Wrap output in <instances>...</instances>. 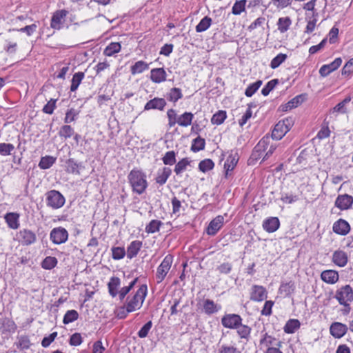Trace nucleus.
Segmentation results:
<instances>
[{
	"instance_id": "f257e3e1",
	"label": "nucleus",
	"mask_w": 353,
	"mask_h": 353,
	"mask_svg": "<svg viewBox=\"0 0 353 353\" xmlns=\"http://www.w3.org/2000/svg\"><path fill=\"white\" fill-rule=\"evenodd\" d=\"M128 180L133 192L141 195L148 186L146 174L141 169L133 168L128 175Z\"/></svg>"
},
{
	"instance_id": "f03ea898",
	"label": "nucleus",
	"mask_w": 353,
	"mask_h": 353,
	"mask_svg": "<svg viewBox=\"0 0 353 353\" xmlns=\"http://www.w3.org/2000/svg\"><path fill=\"white\" fill-rule=\"evenodd\" d=\"M147 285L143 284L140 286L132 297L127 298L126 306L128 312H134L137 309H139L142 306V303L147 295Z\"/></svg>"
},
{
	"instance_id": "7ed1b4c3",
	"label": "nucleus",
	"mask_w": 353,
	"mask_h": 353,
	"mask_svg": "<svg viewBox=\"0 0 353 353\" xmlns=\"http://www.w3.org/2000/svg\"><path fill=\"white\" fill-rule=\"evenodd\" d=\"M294 124L292 117H288L279 121L275 125L272 132V138L276 140L281 139L285 134L290 130Z\"/></svg>"
},
{
	"instance_id": "20e7f679",
	"label": "nucleus",
	"mask_w": 353,
	"mask_h": 353,
	"mask_svg": "<svg viewBox=\"0 0 353 353\" xmlns=\"http://www.w3.org/2000/svg\"><path fill=\"white\" fill-rule=\"evenodd\" d=\"M46 202L48 207L57 210L63 206L65 199L59 191L51 190L46 193Z\"/></svg>"
},
{
	"instance_id": "39448f33",
	"label": "nucleus",
	"mask_w": 353,
	"mask_h": 353,
	"mask_svg": "<svg viewBox=\"0 0 353 353\" xmlns=\"http://www.w3.org/2000/svg\"><path fill=\"white\" fill-rule=\"evenodd\" d=\"M173 262V256L168 254L165 256L161 264L158 266L156 273L157 283H161L165 278Z\"/></svg>"
},
{
	"instance_id": "423d86ee",
	"label": "nucleus",
	"mask_w": 353,
	"mask_h": 353,
	"mask_svg": "<svg viewBox=\"0 0 353 353\" xmlns=\"http://www.w3.org/2000/svg\"><path fill=\"white\" fill-rule=\"evenodd\" d=\"M334 298L339 304L353 301V289L350 285L342 286L336 290Z\"/></svg>"
},
{
	"instance_id": "0eeeda50",
	"label": "nucleus",
	"mask_w": 353,
	"mask_h": 353,
	"mask_svg": "<svg viewBox=\"0 0 353 353\" xmlns=\"http://www.w3.org/2000/svg\"><path fill=\"white\" fill-rule=\"evenodd\" d=\"M68 239V232L63 227L53 228L50 233V239L54 244L60 245Z\"/></svg>"
},
{
	"instance_id": "6e6552de",
	"label": "nucleus",
	"mask_w": 353,
	"mask_h": 353,
	"mask_svg": "<svg viewBox=\"0 0 353 353\" xmlns=\"http://www.w3.org/2000/svg\"><path fill=\"white\" fill-rule=\"evenodd\" d=\"M19 242L23 246H28L37 241V236L34 232L29 229H22L18 234Z\"/></svg>"
},
{
	"instance_id": "1a4fd4ad",
	"label": "nucleus",
	"mask_w": 353,
	"mask_h": 353,
	"mask_svg": "<svg viewBox=\"0 0 353 353\" xmlns=\"http://www.w3.org/2000/svg\"><path fill=\"white\" fill-rule=\"evenodd\" d=\"M17 328V324L11 318L7 316L0 318V332L1 335L8 336L14 333Z\"/></svg>"
},
{
	"instance_id": "9d476101",
	"label": "nucleus",
	"mask_w": 353,
	"mask_h": 353,
	"mask_svg": "<svg viewBox=\"0 0 353 353\" xmlns=\"http://www.w3.org/2000/svg\"><path fill=\"white\" fill-rule=\"evenodd\" d=\"M242 323V318L236 314H225L221 318V324L225 328L236 329Z\"/></svg>"
},
{
	"instance_id": "9b49d317",
	"label": "nucleus",
	"mask_w": 353,
	"mask_h": 353,
	"mask_svg": "<svg viewBox=\"0 0 353 353\" xmlns=\"http://www.w3.org/2000/svg\"><path fill=\"white\" fill-rule=\"evenodd\" d=\"M306 99L307 94H299L294 97L291 100H290L288 103L280 105V107L279 108V110H281L282 112H287L288 110H290L302 104V103H303L306 100Z\"/></svg>"
},
{
	"instance_id": "f8f14e48",
	"label": "nucleus",
	"mask_w": 353,
	"mask_h": 353,
	"mask_svg": "<svg viewBox=\"0 0 353 353\" xmlns=\"http://www.w3.org/2000/svg\"><path fill=\"white\" fill-rule=\"evenodd\" d=\"M353 204V197L347 194H339L336 197L334 205L341 210H348Z\"/></svg>"
},
{
	"instance_id": "ddd939ff",
	"label": "nucleus",
	"mask_w": 353,
	"mask_h": 353,
	"mask_svg": "<svg viewBox=\"0 0 353 353\" xmlns=\"http://www.w3.org/2000/svg\"><path fill=\"white\" fill-rule=\"evenodd\" d=\"M224 218L221 215L216 216L209 223L206 228V233L210 236H214L223 227Z\"/></svg>"
},
{
	"instance_id": "4468645a",
	"label": "nucleus",
	"mask_w": 353,
	"mask_h": 353,
	"mask_svg": "<svg viewBox=\"0 0 353 353\" xmlns=\"http://www.w3.org/2000/svg\"><path fill=\"white\" fill-rule=\"evenodd\" d=\"M167 103L165 99L154 97L149 100L144 106V110L148 111L150 110H158L163 111L166 106Z\"/></svg>"
},
{
	"instance_id": "2eb2a0df",
	"label": "nucleus",
	"mask_w": 353,
	"mask_h": 353,
	"mask_svg": "<svg viewBox=\"0 0 353 353\" xmlns=\"http://www.w3.org/2000/svg\"><path fill=\"white\" fill-rule=\"evenodd\" d=\"M267 298L266 289L261 285H254L250 292V300L260 302Z\"/></svg>"
},
{
	"instance_id": "dca6fc26",
	"label": "nucleus",
	"mask_w": 353,
	"mask_h": 353,
	"mask_svg": "<svg viewBox=\"0 0 353 353\" xmlns=\"http://www.w3.org/2000/svg\"><path fill=\"white\" fill-rule=\"evenodd\" d=\"M342 63L341 58L339 57L335 59L332 62L329 64L323 65L319 69V74L321 77H325L329 75L332 72L336 70L339 68Z\"/></svg>"
},
{
	"instance_id": "f3484780",
	"label": "nucleus",
	"mask_w": 353,
	"mask_h": 353,
	"mask_svg": "<svg viewBox=\"0 0 353 353\" xmlns=\"http://www.w3.org/2000/svg\"><path fill=\"white\" fill-rule=\"evenodd\" d=\"M348 330V327L342 323L334 322L332 323L330 327V332L332 336L336 339L343 337Z\"/></svg>"
},
{
	"instance_id": "a211bd4d",
	"label": "nucleus",
	"mask_w": 353,
	"mask_h": 353,
	"mask_svg": "<svg viewBox=\"0 0 353 353\" xmlns=\"http://www.w3.org/2000/svg\"><path fill=\"white\" fill-rule=\"evenodd\" d=\"M239 155L237 152L231 150L230 154L228 157L225 163H224V169L225 171V177H228L229 174V172L234 170L236 167L238 161H239Z\"/></svg>"
},
{
	"instance_id": "6ab92c4d",
	"label": "nucleus",
	"mask_w": 353,
	"mask_h": 353,
	"mask_svg": "<svg viewBox=\"0 0 353 353\" xmlns=\"http://www.w3.org/2000/svg\"><path fill=\"white\" fill-rule=\"evenodd\" d=\"M332 230L336 234L345 236L349 233L350 225L347 221L339 219L334 223Z\"/></svg>"
},
{
	"instance_id": "aec40b11",
	"label": "nucleus",
	"mask_w": 353,
	"mask_h": 353,
	"mask_svg": "<svg viewBox=\"0 0 353 353\" xmlns=\"http://www.w3.org/2000/svg\"><path fill=\"white\" fill-rule=\"evenodd\" d=\"M83 168V163L78 162L73 158L68 159L65 161V171L68 173L79 175L81 174L80 170Z\"/></svg>"
},
{
	"instance_id": "412c9836",
	"label": "nucleus",
	"mask_w": 353,
	"mask_h": 353,
	"mask_svg": "<svg viewBox=\"0 0 353 353\" xmlns=\"http://www.w3.org/2000/svg\"><path fill=\"white\" fill-rule=\"evenodd\" d=\"M68 11L65 10H59L56 11L50 21V26L53 29L60 30L61 28L62 20L66 17Z\"/></svg>"
},
{
	"instance_id": "4be33fe9",
	"label": "nucleus",
	"mask_w": 353,
	"mask_h": 353,
	"mask_svg": "<svg viewBox=\"0 0 353 353\" xmlns=\"http://www.w3.org/2000/svg\"><path fill=\"white\" fill-rule=\"evenodd\" d=\"M332 261L336 265L343 268L348 262L347 254L341 250H337L334 252Z\"/></svg>"
},
{
	"instance_id": "5701e85b",
	"label": "nucleus",
	"mask_w": 353,
	"mask_h": 353,
	"mask_svg": "<svg viewBox=\"0 0 353 353\" xmlns=\"http://www.w3.org/2000/svg\"><path fill=\"white\" fill-rule=\"evenodd\" d=\"M280 227V221L277 217H269L263 222V228L269 233L276 232Z\"/></svg>"
},
{
	"instance_id": "b1692460",
	"label": "nucleus",
	"mask_w": 353,
	"mask_h": 353,
	"mask_svg": "<svg viewBox=\"0 0 353 353\" xmlns=\"http://www.w3.org/2000/svg\"><path fill=\"white\" fill-rule=\"evenodd\" d=\"M172 174V170L169 167H163L157 171L155 182L159 185H164Z\"/></svg>"
},
{
	"instance_id": "393cba45",
	"label": "nucleus",
	"mask_w": 353,
	"mask_h": 353,
	"mask_svg": "<svg viewBox=\"0 0 353 353\" xmlns=\"http://www.w3.org/2000/svg\"><path fill=\"white\" fill-rule=\"evenodd\" d=\"M167 74L164 68H154L150 71V79L156 83H160L166 80Z\"/></svg>"
},
{
	"instance_id": "a878e982",
	"label": "nucleus",
	"mask_w": 353,
	"mask_h": 353,
	"mask_svg": "<svg viewBox=\"0 0 353 353\" xmlns=\"http://www.w3.org/2000/svg\"><path fill=\"white\" fill-rule=\"evenodd\" d=\"M321 278L324 282L327 283L334 284L339 281V276L337 271L333 270H327L321 272Z\"/></svg>"
},
{
	"instance_id": "bb28decb",
	"label": "nucleus",
	"mask_w": 353,
	"mask_h": 353,
	"mask_svg": "<svg viewBox=\"0 0 353 353\" xmlns=\"http://www.w3.org/2000/svg\"><path fill=\"white\" fill-rule=\"evenodd\" d=\"M4 219L8 227L11 229H17L19 224V214L17 212H8L5 214Z\"/></svg>"
},
{
	"instance_id": "cd10ccee",
	"label": "nucleus",
	"mask_w": 353,
	"mask_h": 353,
	"mask_svg": "<svg viewBox=\"0 0 353 353\" xmlns=\"http://www.w3.org/2000/svg\"><path fill=\"white\" fill-rule=\"evenodd\" d=\"M121 285V280L117 276H112L110 278L108 283V292L112 297H115L118 295L119 288Z\"/></svg>"
},
{
	"instance_id": "c85d7f7f",
	"label": "nucleus",
	"mask_w": 353,
	"mask_h": 353,
	"mask_svg": "<svg viewBox=\"0 0 353 353\" xmlns=\"http://www.w3.org/2000/svg\"><path fill=\"white\" fill-rule=\"evenodd\" d=\"M142 247V242L141 241L135 240L130 243L127 248V256L128 259L135 257Z\"/></svg>"
},
{
	"instance_id": "c756f323",
	"label": "nucleus",
	"mask_w": 353,
	"mask_h": 353,
	"mask_svg": "<svg viewBox=\"0 0 353 353\" xmlns=\"http://www.w3.org/2000/svg\"><path fill=\"white\" fill-rule=\"evenodd\" d=\"M203 307L204 312L208 315L216 313L221 308L220 305L215 303L212 300L210 299L204 300Z\"/></svg>"
},
{
	"instance_id": "7c9ffc66",
	"label": "nucleus",
	"mask_w": 353,
	"mask_h": 353,
	"mask_svg": "<svg viewBox=\"0 0 353 353\" xmlns=\"http://www.w3.org/2000/svg\"><path fill=\"white\" fill-rule=\"evenodd\" d=\"M295 283L293 281L283 283L282 282L279 288V292L284 294L285 296H290L295 290Z\"/></svg>"
},
{
	"instance_id": "2f4dec72",
	"label": "nucleus",
	"mask_w": 353,
	"mask_h": 353,
	"mask_svg": "<svg viewBox=\"0 0 353 353\" xmlns=\"http://www.w3.org/2000/svg\"><path fill=\"white\" fill-rule=\"evenodd\" d=\"M301 327V323L298 319H292L288 320L284 327L283 330L287 334H293L295 331L299 329Z\"/></svg>"
},
{
	"instance_id": "473e14b6",
	"label": "nucleus",
	"mask_w": 353,
	"mask_h": 353,
	"mask_svg": "<svg viewBox=\"0 0 353 353\" xmlns=\"http://www.w3.org/2000/svg\"><path fill=\"white\" fill-rule=\"evenodd\" d=\"M193 119L194 114L192 112H185L178 117L177 123L180 126L187 127L192 123Z\"/></svg>"
},
{
	"instance_id": "72a5a7b5",
	"label": "nucleus",
	"mask_w": 353,
	"mask_h": 353,
	"mask_svg": "<svg viewBox=\"0 0 353 353\" xmlns=\"http://www.w3.org/2000/svg\"><path fill=\"white\" fill-rule=\"evenodd\" d=\"M56 160L57 158L52 156L46 155L45 157H42L39 163V167L42 170L49 169L55 163Z\"/></svg>"
},
{
	"instance_id": "f704fd0d",
	"label": "nucleus",
	"mask_w": 353,
	"mask_h": 353,
	"mask_svg": "<svg viewBox=\"0 0 353 353\" xmlns=\"http://www.w3.org/2000/svg\"><path fill=\"white\" fill-rule=\"evenodd\" d=\"M163 225V223L159 220L153 219L146 225L145 231L148 234H153L157 232L160 230V227Z\"/></svg>"
},
{
	"instance_id": "c9c22d12",
	"label": "nucleus",
	"mask_w": 353,
	"mask_h": 353,
	"mask_svg": "<svg viewBox=\"0 0 353 353\" xmlns=\"http://www.w3.org/2000/svg\"><path fill=\"white\" fill-rule=\"evenodd\" d=\"M236 330H237V334L240 339H245L246 341L249 340L252 331V328L250 326L243 325L242 323H241V325H239Z\"/></svg>"
},
{
	"instance_id": "e433bc0d",
	"label": "nucleus",
	"mask_w": 353,
	"mask_h": 353,
	"mask_svg": "<svg viewBox=\"0 0 353 353\" xmlns=\"http://www.w3.org/2000/svg\"><path fill=\"white\" fill-rule=\"evenodd\" d=\"M58 263V260L54 256H46L41 263L43 269L50 270L55 268Z\"/></svg>"
},
{
	"instance_id": "4c0bfd02",
	"label": "nucleus",
	"mask_w": 353,
	"mask_h": 353,
	"mask_svg": "<svg viewBox=\"0 0 353 353\" xmlns=\"http://www.w3.org/2000/svg\"><path fill=\"white\" fill-rule=\"evenodd\" d=\"M167 99L174 103L183 97L181 90L178 88H172L166 94Z\"/></svg>"
},
{
	"instance_id": "58836bf2",
	"label": "nucleus",
	"mask_w": 353,
	"mask_h": 353,
	"mask_svg": "<svg viewBox=\"0 0 353 353\" xmlns=\"http://www.w3.org/2000/svg\"><path fill=\"white\" fill-rule=\"evenodd\" d=\"M121 48V44L119 42H111L104 50L103 54L105 56L111 57L116 53L120 52Z\"/></svg>"
},
{
	"instance_id": "ea45409f",
	"label": "nucleus",
	"mask_w": 353,
	"mask_h": 353,
	"mask_svg": "<svg viewBox=\"0 0 353 353\" xmlns=\"http://www.w3.org/2000/svg\"><path fill=\"white\" fill-rule=\"evenodd\" d=\"M149 68V65L143 61H138L130 68L132 74L141 73Z\"/></svg>"
},
{
	"instance_id": "a19ab883",
	"label": "nucleus",
	"mask_w": 353,
	"mask_h": 353,
	"mask_svg": "<svg viewBox=\"0 0 353 353\" xmlns=\"http://www.w3.org/2000/svg\"><path fill=\"white\" fill-rule=\"evenodd\" d=\"M84 76L85 74L83 72H78L73 74L70 85L71 92H75L78 89V87L84 78Z\"/></svg>"
},
{
	"instance_id": "79ce46f5",
	"label": "nucleus",
	"mask_w": 353,
	"mask_h": 353,
	"mask_svg": "<svg viewBox=\"0 0 353 353\" xmlns=\"http://www.w3.org/2000/svg\"><path fill=\"white\" fill-rule=\"evenodd\" d=\"M191 163V161L185 157L180 160L178 163H176L174 171L176 175L181 174L183 171L187 169V166L189 165Z\"/></svg>"
},
{
	"instance_id": "37998d69",
	"label": "nucleus",
	"mask_w": 353,
	"mask_h": 353,
	"mask_svg": "<svg viewBox=\"0 0 353 353\" xmlns=\"http://www.w3.org/2000/svg\"><path fill=\"white\" fill-rule=\"evenodd\" d=\"M205 141L200 136L193 139L191 145V150L194 152H197L205 149Z\"/></svg>"
},
{
	"instance_id": "c03bdc74",
	"label": "nucleus",
	"mask_w": 353,
	"mask_h": 353,
	"mask_svg": "<svg viewBox=\"0 0 353 353\" xmlns=\"http://www.w3.org/2000/svg\"><path fill=\"white\" fill-rule=\"evenodd\" d=\"M227 118V113L225 110H219L212 115L211 123L214 125L222 124Z\"/></svg>"
},
{
	"instance_id": "a18cd8bd",
	"label": "nucleus",
	"mask_w": 353,
	"mask_h": 353,
	"mask_svg": "<svg viewBox=\"0 0 353 353\" xmlns=\"http://www.w3.org/2000/svg\"><path fill=\"white\" fill-rule=\"evenodd\" d=\"M212 23V19L208 16L204 17L196 26V32H202L207 30Z\"/></svg>"
},
{
	"instance_id": "49530a36",
	"label": "nucleus",
	"mask_w": 353,
	"mask_h": 353,
	"mask_svg": "<svg viewBox=\"0 0 353 353\" xmlns=\"http://www.w3.org/2000/svg\"><path fill=\"white\" fill-rule=\"evenodd\" d=\"M18 342L17 343V346L19 349L28 350L30 348L31 345V343L29 339V336L27 335H20L17 336Z\"/></svg>"
},
{
	"instance_id": "de8ad7c7",
	"label": "nucleus",
	"mask_w": 353,
	"mask_h": 353,
	"mask_svg": "<svg viewBox=\"0 0 353 353\" xmlns=\"http://www.w3.org/2000/svg\"><path fill=\"white\" fill-rule=\"evenodd\" d=\"M79 318V313L75 310H68L65 314L63 319V323L68 325L77 320Z\"/></svg>"
},
{
	"instance_id": "09e8293b",
	"label": "nucleus",
	"mask_w": 353,
	"mask_h": 353,
	"mask_svg": "<svg viewBox=\"0 0 353 353\" xmlns=\"http://www.w3.org/2000/svg\"><path fill=\"white\" fill-rule=\"evenodd\" d=\"M291 23L292 21L288 17L279 18L277 23L278 29L281 32H285L289 29Z\"/></svg>"
},
{
	"instance_id": "8fccbe9b",
	"label": "nucleus",
	"mask_w": 353,
	"mask_h": 353,
	"mask_svg": "<svg viewBox=\"0 0 353 353\" xmlns=\"http://www.w3.org/2000/svg\"><path fill=\"white\" fill-rule=\"evenodd\" d=\"M214 167V163L210 159H205L199 163V170L204 173L212 170Z\"/></svg>"
},
{
	"instance_id": "3c124183",
	"label": "nucleus",
	"mask_w": 353,
	"mask_h": 353,
	"mask_svg": "<svg viewBox=\"0 0 353 353\" xmlns=\"http://www.w3.org/2000/svg\"><path fill=\"white\" fill-rule=\"evenodd\" d=\"M288 58L286 54L279 53L270 62V67L272 69L279 68Z\"/></svg>"
},
{
	"instance_id": "603ef678",
	"label": "nucleus",
	"mask_w": 353,
	"mask_h": 353,
	"mask_svg": "<svg viewBox=\"0 0 353 353\" xmlns=\"http://www.w3.org/2000/svg\"><path fill=\"white\" fill-rule=\"evenodd\" d=\"M74 129L69 125H64L61 126L59 131V135L61 137H63L65 139L70 138L74 135Z\"/></svg>"
},
{
	"instance_id": "864d4df0",
	"label": "nucleus",
	"mask_w": 353,
	"mask_h": 353,
	"mask_svg": "<svg viewBox=\"0 0 353 353\" xmlns=\"http://www.w3.org/2000/svg\"><path fill=\"white\" fill-rule=\"evenodd\" d=\"M262 85L261 80H257L253 83L248 85L245 91V94L248 97H251Z\"/></svg>"
},
{
	"instance_id": "5fc2aeb1",
	"label": "nucleus",
	"mask_w": 353,
	"mask_h": 353,
	"mask_svg": "<svg viewBox=\"0 0 353 353\" xmlns=\"http://www.w3.org/2000/svg\"><path fill=\"white\" fill-rule=\"evenodd\" d=\"M162 161L165 165H172L176 163V153L171 150L165 152L162 157Z\"/></svg>"
},
{
	"instance_id": "6e6d98bb",
	"label": "nucleus",
	"mask_w": 353,
	"mask_h": 353,
	"mask_svg": "<svg viewBox=\"0 0 353 353\" xmlns=\"http://www.w3.org/2000/svg\"><path fill=\"white\" fill-rule=\"evenodd\" d=\"M79 113V111L76 110L74 108L67 110L64 118V123L68 124L72 121H76L77 119Z\"/></svg>"
},
{
	"instance_id": "4d7b16f0",
	"label": "nucleus",
	"mask_w": 353,
	"mask_h": 353,
	"mask_svg": "<svg viewBox=\"0 0 353 353\" xmlns=\"http://www.w3.org/2000/svg\"><path fill=\"white\" fill-rule=\"evenodd\" d=\"M279 83L278 79H274L268 81L265 85L263 88L261 90V94L263 96H268L270 92L274 90V88L276 87V85H278Z\"/></svg>"
},
{
	"instance_id": "13d9d810",
	"label": "nucleus",
	"mask_w": 353,
	"mask_h": 353,
	"mask_svg": "<svg viewBox=\"0 0 353 353\" xmlns=\"http://www.w3.org/2000/svg\"><path fill=\"white\" fill-rule=\"evenodd\" d=\"M246 0L236 1L232 9V13L234 15L240 14L245 10Z\"/></svg>"
},
{
	"instance_id": "bf43d9fd",
	"label": "nucleus",
	"mask_w": 353,
	"mask_h": 353,
	"mask_svg": "<svg viewBox=\"0 0 353 353\" xmlns=\"http://www.w3.org/2000/svg\"><path fill=\"white\" fill-rule=\"evenodd\" d=\"M217 353H241V352L234 345L223 344L219 347Z\"/></svg>"
},
{
	"instance_id": "052dcab7",
	"label": "nucleus",
	"mask_w": 353,
	"mask_h": 353,
	"mask_svg": "<svg viewBox=\"0 0 353 353\" xmlns=\"http://www.w3.org/2000/svg\"><path fill=\"white\" fill-rule=\"evenodd\" d=\"M281 200L285 203L291 204L299 200V196L296 194L288 192H281Z\"/></svg>"
},
{
	"instance_id": "680f3d73",
	"label": "nucleus",
	"mask_w": 353,
	"mask_h": 353,
	"mask_svg": "<svg viewBox=\"0 0 353 353\" xmlns=\"http://www.w3.org/2000/svg\"><path fill=\"white\" fill-rule=\"evenodd\" d=\"M125 255V250L123 247H112V257L114 260H120Z\"/></svg>"
},
{
	"instance_id": "e2e57ef3",
	"label": "nucleus",
	"mask_w": 353,
	"mask_h": 353,
	"mask_svg": "<svg viewBox=\"0 0 353 353\" xmlns=\"http://www.w3.org/2000/svg\"><path fill=\"white\" fill-rule=\"evenodd\" d=\"M152 327V321H148L146 323H145L142 326V327L140 329V330L137 332L138 336L141 339L147 337Z\"/></svg>"
},
{
	"instance_id": "0e129e2a",
	"label": "nucleus",
	"mask_w": 353,
	"mask_h": 353,
	"mask_svg": "<svg viewBox=\"0 0 353 353\" xmlns=\"http://www.w3.org/2000/svg\"><path fill=\"white\" fill-rule=\"evenodd\" d=\"M265 151L261 150L260 148H257V145H256L251 154V156L249 159V164L252 163V162L258 161L263 155Z\"/></svg>"
},
{
	"instance_id": "69168bd1",
	"label": "nucleus",
	"mask_w": 353,
	"mask_h": 353,
	"mask_svg": "<svg viewBox=\"0 0 353 353\" xmlns=\"http://www.w3.org/2000/svg\"><path fill=\"white\" fill-rule=\"evenodd\" d=\"M14 150V146L11 143H0V155L8 156L11 154L12 151Z\"/></svg>"
},
{
	"instance_id": "338daca9",
	"label": "nucleus",
	"mask_w": 353,
	"mask_h": 353,
	"mask_svg": "<svg viewBox=\"0 0 353 353\" xmlns=\"http://www.w3.org/2000/svg\"><path fill=\"white\" fill-rule=\"evenodd\" d=\"M57 99H51L43 108V112L46 114H52L56 108Z\"/></svg>"
},
{
	"instance_id": "774afa93",
	"label": "nucleus",
	"mask_w": 353,
	"mask_h": 353,
	"mask_svg": "<svg viewBox=\"0 0 353 353\" xmlns=\"http://www.w3.org/2000/svg\"><path fill=\"white\" fill-rule=\"evenodd\" d=\"M83 342V338L80 333L76 332L72 334L69 339V344L72 346L80 345Z\"/></svg>"
}]
</instances>
